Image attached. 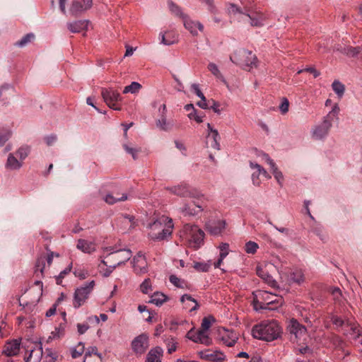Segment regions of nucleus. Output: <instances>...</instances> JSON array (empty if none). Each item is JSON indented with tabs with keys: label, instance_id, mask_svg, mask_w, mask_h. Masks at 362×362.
Here are the masks:
<instances>
[{
	"label": "nucleus",
	"instance_id": "nucleus-1",
	"mask_svg": "<svg viewBox=\"0 0 362 362\" xmlns=\"http://www.w3.org/2000/svg\"><path fill=\"white\" fill-rule=\"evenodd\" d=\"M228 10L235 20L243 23H248L252 27L263 26L267 19L263 13L256 11L247 5H245L242 8L232 4Z\"/></svg>",
	"mask_w": 362,
	"mask_h": 362
},
{
	"label": "nucleus",
	"instance_id": "nucleus-2",
	"mask_svg": "<svg viewBox=\"0 0 362 362\" xmlns=\"http://www.w3.org/2000/svg\"><path fill=\"white\" fill-rule=\"evenodd\" d=\"M252 332L256 339L272 341L280 336L281 329L276 321L264 320L255 325Z\"/></svg>",
	"mask_w": 362,
	"mask_h": 362
},
{
	"label": "nucleus",
	"instance_id": "nucleus-3",
	"mask_svg": "<svg viewBox=\"0 0 362 362\" xmlns=\"http://www.w3.org/2000/svg\"><path fill=\"white\" fill-rule=\"evenodd\" d=\"M150 232L148 236L154 240H163L172 233L173 220L167 216H162L151 223H149Z\"/></svg>",
	"mask_w": 362,
	"mask_h": 362
},
{
	"label": "nucleus",
	"instance_id": "nucleus-4",
	"mask_svg": "<svg viewBox=\"0 0 362 362\" xmlns=\"http://www.w3.org/2000/svg\"><path fill=\"white\" fill-rule=\"evenodd\" d=\"M230 59L245 70H250L253 66H256L257 57L252 52L245 49H237L230 55Z\"/></svg>",
	"mask_w": 362,
	"mask_h": 362
},
{
	"label": "nucleus",
	"instance_id": "nucleus-5",
	"mask_svg": "<svg viewBox=\"0 0 362 362\" xmlns=\"http://www.w3.org/2000/svg\"><path fill=\"white\" fill-rule=\"evenodd\" d=\"M180 235V238L189 242L194 247L198 248L203 243L204 233L197 226L185 224Z\"/></svg>",
	"mask_w": 362,
	"mask_h": 362
},
{
	"label": "nucleus",
	"instance_id": "nucleus-6",
	"mask_svg": "<svg viewBox=\"0 0 362 362\" xmlns=\"http://www.w3.org/2000/svg\"><path fill=\"white\" fill-rule=\"evenodd\" d=\"M101 95L103 98L104 102L107 104V105L109 107L115 110H122L119 102L122 101V98L118 92L112 89H107L103 88L101 90Z\"/></svg>",
	"mask_w": 362,
	"mask_h": 362
},
{
	"label": "nucleus",
	"instance_id": "nucleus-7",
	"mask_svg": "<svg viewBox=\"0 0 362 362\" xmlns=\"http://www.w3.org/2000/svg\"><path fill=\"white\" fill-rule=\"evenodd\" d=\"M95 286V281H91L84 286L78 288L74 293V306L79 308L83 305L88 298V295L91 293Z\"/></svg>",
	"mask_w": 362,
	"mask_h": 362
},
{
	"label": "nucleus",
	"instance_id": "nucleus-8",
	"mask_svg": "<svg viewBox=\"0 0 362 362\" xmlns=\"http://www.w3.org/2000/svg\"><path fill=\"white\" fill-rule=\"evenodd\" d=\"M332 127V122L330 121V115L325 116L323 117L322 122L313 128V138L317 140L325 139L327 136Z\"/></svg>",
	"mask_w": 362,
	"mask_h": 362
},
{
	"label": "nucleus",
	"instance_id": "nucleus-9",
	"mask_svg": "<svg viewBox=\"0 0 362 362\" xmlns=\"http://www.w3.org/2000/svg\"><path fill=\"white\" fill-rule=\"evenodd\" d=\"M167 189L170 193L182 197H195L198 195L197 191L186 183H181L178 185L169 187Z\"/></svg>",
	"mask_w": 362,
	"mask_h": 362
},
{
	"label": "nucleus",
	"instance_id": "nucleus-10",
	"mask_svg": "<svg viewBox=\"0 0 362 362\" xmlns=\"http://www.w3.org/2000/svg\"><path fill=\"white\" fill-rule=\"evenodd\" d=\"M132 256V252L129 250H119L115 252H112L108 255L107 258L110 262H117L112 265V269L124 264L128 261Z\"/></svg>",
	"mask_w": 362,
	"mask_h": 362
},
{
	"label": "nucleus",
	"instance_id": "nucleus-11",
	"mask_svg": "<svg viewBox=\"0 0 362 362\" xmlns=\"http://www.w3.org/2000/svg\"><path fill=\"white\" fill-rule=\"evenodd\" d=\"M93 5V0H72L69 8V13L77 16L90 9Z\"/></svg>",
	"mask_w": 362,
	"mask_h": 362
},
{
	"label": "nucleus",
	"instance_id": "nucleus-12",
	"mask_svg": "<svg viewBox=\"0 0 362 362\" xmlns=\"http://www.w3.org/2000/svg\"><path fill=\"white\" fill-rule=\"evenodd\" d=\"M148 346V337L145 334H141L136 337L132 342L133 351L136 354H144Z\"/></svg>",
	"mask_w": 362,
	"mask_h": 362
},
{
	"label": "nucleus",
	"instance_id": "nucleus-13",
	"mask_svg": "<svg viewBox=\"0 0 362 362\" xmlns=\"http://www.w3.org/2000/svg\"><path fill=\"white\" fill-rule=\"evenodd\" d=\"M134 272L136 274H143L148 272L147 262L144 254L139 252L132 261Z\"/></svg>",
	"mask_w": 362,
	"mask_h": 362
},
{
	"label": "nucleus",
	"instance_id": "nucleus-14",
	"mask_svg": "<svg viewBox=\"0 0 362 362\" xmlns=\"http://www.w3.org/2000/svg\"><path fill=\"white\" fill-rule=\"evenodd\" d=\"M287 330L296 339L300 338L303 335L305 334L307 331L306 327L294 318L289 320Z\"/></svg>",
	"mask_w": 362,
	"mask_h": 362
},
{
	"label": "nucleus",
	"instance_id": "nucleus-15",
	"mask_svg": "<svg viewBox=\"0 0 362 362\" xmlns=\"http://www.w3.org/2000/svg\"><path fill=\"white\" fill-rule=\"evenodd\" d=\"M250 166L252 169L255 170V171L252 174V181L254 185L259 186L260 185V175H262L266 178L271 177V176L260 165L250 161Z\"/></svg>",
	"mask_w": 362,
	"mask_h": 362
},
{
	"label": "nucleus",
	"instance_id": "nucleus-16",
	"mask_svg": "<svg viewBox=\"0 0 362 362\" xmlns=\"http://www.w3.org/2000/svg\"><path fill=\"white\" fill-rule=\"evenodd\" d=\"M187 337L196 343H201L205 345H209L211 341L207 334L201 330L195 332L191 329L187 332Z\"/></svg>",
	"mask_w": 362,
	"mask_h": 362
},
{
	"label": "nucleus",
	"instance_id": "nucleus-17",
	"mask_svg": "<svg viewBox=\"0 0 362 362\" xmlns=\"http://www.w3.org/2000/svg\"><path fill=\"white\" fill-rule=\"evenodd\" d=\"M226 221L224 220H217V221H209L206 225V228L207 231L214 235H220L226 228Z\"/></svg>",
	"mask_w": 362,
	"mask_h": 362
},
{
	"label": "nucleus",
	"instance_id": "nucleus-18",
	"mask_svg": "<svg viewBox=\"0 0 362 362\" xmlns=\"http://www.w3.org/2000/svg\"><path fill=\"white\" fill-rule=\"evenodd\" d=\"M200 356L202 359L207 360L211 362H223L225 360V355L218 351H206L200 353Z\"/></svg>",
	"mask_w": 362,
	"mask_h": 362
},
{
	"label": "nucleus",
	"instance_id": "nucleus-19",
	"mask_svg": "<svg viewBox=\"0 0 362 362\" xmlns=\"http://www.w3.org/2000/svg\"><path fill=\"white\" fill-rule=\"evenodd\" d=\"M20 346V339H13L11 341H8L4 347L3 353L8 356H16L19 352Z\"/></svg>",
	"mask_w": 362,
	"mask_h": 362
},
{
	"label": "nucleus",
	"instance_id": "nucleus-20",
	"mask_svg": "<svg viewBox=\"0 0 362 362\" xmlns=\"http://www.w3.org/2000/svg\"><path fill=\"white\" fill-rule=\"evenodd\" d=\"M42 348L40 344H35L30 349L28 356L25 357V362H40L42 357Z\"/></svg>",
	"mask_w": 362,
	"mask_h": 362
},
{
	"label": "nucleus",
	"instance_id": "nucleus-21",
	"mask_svg": "<svg viewBox=\"0 0 362 362\" xmlns=\"http://www.w3.org/2000/svg\"><path fill=\"white\" fill-rule=\"evenodd\" d=\"M90 22L87 20H79L67 23L68 29L74 33H80L88 29Z\"/></svg>",
	"mask_w": 362,
	"mask_h": 362
},
{
	"label": "nucleus",
	"instance_id": "nucleus-22",
	"mask_svg": "<svg viewBox=\"0 0 362 362\" xmlns=\"http://www.w3.org/2000/svg\"><path fill=\"white\" fill-rule=\"evenodd\" d=\"M183 20L185 28L188 30L193 35H197L198 34L196 29L197 28L199 30L203 31L204 26L201 23L198 21H193L187 16H183Z\"/></svg>",
	"mask_w": 362,
	"mask_h": 362
},
{
	"label": "nucleus",
	"instance_id": "nucleus-23",
	"mask_svg": "<svg viewBox=\"0 0 362 362\" xmlns=\"http://www.w3.org/2000/svg\"><path fill=\"white\" fill-rule=\"evenodd\" d=\"M83 362H102V357L95 346L89 347L85 353Z\"/></svg>",
	"mask_w": 362,
	"mask_h": 362
},
{
	"label": "nucleus",
	"instance_id": "nucleus-24",
	"mask_svg": "<svg viewBox=\"0 0 362 362\" xmlns=\"http://www.w3.org/2000/svg\"><path fill=\"white\" fill-rule=\"evenodd\" d=\"M23 166V161L17 159V156L13 153H9L5 167L10 170H19Z\"/></svg>",
	"mask_w": 362,
	"mask_h": 362
},
{
	"label": "nucleus",
	"instance_id": "nucleus-25",
	"mask_svg": "<svg viewBox=\"0 0 362 362\" xmlns=\"http://www.w3.org/2000/svg\"><path fill=\"white\" fill-rule=\"evenodd\" d=\"M180 301L184 304V308H189L190 311L197 310L199 308L197 301L189 294H184L181 297Z\"/></svg>",
	"mask_w": 362,
	"mask_h": 362
},
{
	"label": "nucleus",
	"instance_id": "nucleus-26",
	"mask_svg": "<svg viewBox=\"0 0 362 362\" xmlns=\"http://www.w3.org/2000/svg\"><path fill=\"white\" fill-rule=\"evenodd\" d=\"M194 205V206L184 204L180 208V213L184 216H194L202 211V208L200 205L195 204Z\"/></svg>",
	"mask_w": 362,
	"mask_h": 362
},
{
	"label": "nucleus",
	"instance_id": "nucleus-27",
	"mask_svg": "<svg viewBox=\"0 0 362 362\" xmlns=\"http://www.w3.org/2000/svg\"><path fill=\"white\" fill-rule=\"evenodd\" d=\"M163 351L160 347H156L151 349L146 356V362H162Z\"/></svg>",
	"mask_w": 362,
	"mask_h": 362
},
{
	"label": "nucleus",
	"instance_id": "nucleus-28",
	"mask_svg": "<svg viewBox=\"0 0 362 362\" xmlns=\"http://www.w3.org/2000/svg\"><path fill=\"white\" fill-rule=\"evenodd\" d=\"M77 249L85 253H91L95 250V245L92 242L83 239H79L76 244Z\"/></svg>",
	"mask_w": 362,
	"mask_h": 362
},
{
	"label": "nucleus",
	"instance_id": "nucleus-29",
	"mask_svg": "<svg viewBox=\"0 0 362 362\" xmlns=\"http://www.w3.org/2000/svg\"><path fill=\"white\" fill-rule=\"evenodd\" d=\"M267 163L269 164L271 167V170H272V173L274 175V177L278 182V183L281 185L282 182L284 180V176L282 173L279 170L278 168L276 167V164L274 163V161L270 159L267 155H266Z\"/></svg>",
	"mask_w": 362,
	"mask_h": 362
},
{
	"label": "nucleus",
	"instance_id": "nucleus-30",
	"mask_svg": "<svg viewBox=\"0 0 362 362\" xmlns=\"http://www.w3.org/2000/svg\"><path fill=\"white\" fill-rule=\"evenodd\" d=\"M156 126L163 131H170L174 127L173 121L167 122L165 117L162 115L161 118L156 122Z\"/></svg>",
	"mask_w": 362,
	"mask_h": 362
},
{
	"label": "nucleus",
	"instance_id": "nucleus-31",
	"mask_svg": "<svg viewBox=\"0 0 362 362\" xmlns=\"http://www.w3.org/2000/svg\"><path fill=\"white\" fill-rule=\"evenodd\" d=\"M167 300L168 297L165 294L160 292H156L151 296L149 303H153L157 306H160Z\"/></svg>",
	"mask_w": 362,
	"mask_h": 362
},
{
	"label": "nucleus",
	"instance_id": "nucleus-32",
	"mask_svg": "<svg viewBox=\"0 0 362 362\" xmlns=\"http://www.w3.org/2000/svg\"><path fill=\"white\" fill-rule=\"evenodd\" d=\"M346 327L344 328V332L346 334H357V335H356L357 337L360 335L358 327L356 323H354L350 320H346Z\"/></svg>",
	"mask_w": 362,
	"mask_h": 362
},
{
	"label": "nucleus",
	"instance_id": "nucleus-33",
	"mask_svg": "<svg viewBox=\"0 0 362 362\" xmlns=\"http://www.w3.org/2000/svg\"><path fill=\"white\" fill-rule=\"evenodd\" d=\"M127 199V196L123 194L121 197H119L118 194L117 196H113L112 194H108L104 198V200L108 204H114L117 202H122Z\"/></svg>",
	"mask_w": 362,
	"mask_h": 362
},
{
	"label": "nucleus",
	"instance_id": "nucleus-34",
	"mask_svg": "<svg viewBox=\"0 0 362 362\" xmlns=\"http://www.w3.org/2000/svg\"><path fill=\"white\" fill-rule=\"evenodd\" d=\"M289 278L291 281L298 284L304 281V275L300 269H295L291 272Z\"/></svg>",
	"mask_w": 362,
	"mask_h": 362
},
{
	"label": "nucleus",
	"instance_id": "nucleus-35",
	"mask_svg": "<svg viewBox=\"0 0 362 362\" xmlns=\"http://www.w3.org/2000/svg\"><path fill=\"white\" fill-rule=\"evenodd\" d=\"M12 88L8 85H3L0 87V100L6 101L11 95Z\"/></svg>",
	"mask_w": 362,
	"mask_h": 362
},
{
	"label": "nucleus",
	"instance_id": "nucleus-36",
	"mask_svg": "<svg viewBox=\"0 0 362 362\" xmlns=\"http://www.w3.org/2000/svg\"><path fill=\"white\" fill-rule=\"evenodd\" d=\"M30 152V146L27 145H24L21 146L15 153V155L19 158V159L23 161L24 160Z\"/></svg>",
	"mask_w": 362,
	"mask_h": 362
},
{
	"label": "nucleus",
	"instance_id": "nucleus-37",
	"mask_svg": "<svg viewBox=\"0 0 362 362\" xmlns=\"http://www.w3.org/2000/svg\"><path fill=\"white\" fill-rule=\"evenodd\" d=\"M43 362H59V355L56 351L47 349Z\"/></svg>",
	"mask_w": 362,
	"mask_h": 362
},
{
	"label": "nucleus",
	"instance_id": "nucleus-38",
	"mask_svg": "<svg viewBox=\"0 0 362 362\" xmlns=\"http://www.w3.org/2000/svg\"><path fill=\"white\" fill-rule=\"evenodd\" d=\"M141 88V85L137 82H132L130 85L124 87L123 93H136Z\"/></svg>",
	"mask_w": 362,
	"mask_h": 362
},
{
	"label": "nucleus",
	"instance_id": "nucleus-39",
	"mask_svg": "<svg viewBox=\"0 0 362 362\" xmlns=\"http://www.w3.org/2000/svg\"><path fill=\"white\" fill-rule=\"evenodd\" d=\"M332 87L339 97H341L344 95L345 90L344 85L339 81H334L332 84Z\"/></svg>",
	"mask_w": 362,
	"mask_h": 362
},
{
	"label": "nucleus",
	"instance_id": "nucleus-40",
	"mask_svg": "<svg viewBox=\"0 0 362 362\" xmlns=\"http://www.w3.org/2000/svg\"><path fill=\"white\" fill-rule=\"evenodd\" d=\"M165 343L168 348V353L172 354L176 350L177 348V342L173 337H167L165 339Z\"/></svg>",
	"mask_w": 362,
	"mask_h": 362
},
{
	"label": "nucleus",
	"instance_id": "nucleus-41",
	"mask_svg": "<svg viewBox=\"0 0 362 362\" xmlns=\"http://www.w3.org/2000/svg\"><path fill=\"white\" fill-rule=\"evenodd\" d=\"M35 38V35L33 33H29L22 37L21 40L16 42V45L18 47H24L28 43L30 42Z\"/></svg>",
	"mask_w": 362,
	"mask_h": 362
},
{
	"label": "nucleus",
	"instance_id": "nucleus-42",
	"mask_svg": "<svg viewBox=\"0 0 362 362\" xmlns=\"http://www.w3.org/2000/svg\"><path fill=\"white\" fill-rule=\"evenodd\" d=\"M214 321L213 317H205L203 318L200 330L206 333V331L209 329L212 322Z\"/></svg>",
	"mask_w": 362,
	"mask_h": 362
},
{
	"label": "nucleus",
	"instance_id": "nucleus-43",
	"mask_svg": "<svg viewBox=\"0 0 362 362\" xmlns=\"http://www.w3.org/2000/svg\"><path fill=\"white\" fill-rule=\"evenodd\" d=\"M259 294L262 296V299L265 301L267 305H270L273 303H279V301L276 300H273V295L267 291H260Z\"/></svg>",
	"mask_w": 362,
	"mask_h": 362
},
{
	"label": "nucleus",
	"instance_id": "nucleus-44",
	"mask_svg": "<svg viewBox=\"0 0 362 362\" xmlns=\"http://www.w3.org/2000/svg\"><path fill=\"white\" fill-rule=\"evenodd\" d=\"M11 137V132L7 129H0V146H2Z\"/></svg>",
	"mask_w": 362,
	"mask_h": 362
},
{
	"label": "nucleus",
	"instance_id": "nucleus-45",
	"mask_svg": "<svg viewBox=\"0 0 362 362\" xmlns=\"http://www.w3.org/2000/svg\"><path fill=\"white\" fill-rule=\"evenodd\" d=\"M212 139V141L211 143V147H212L214 149L219 150L220 149V139L221 137L219 136V134L218 131H213V135L211 137Z\"/></svg>",
	"mask_w": 362,
	"mask_h": 362
},
{
	"label": "nucleus",
	"instance_id": "nucleus-46",
	"mask_svg": "<svg viewBox=\"0 0 362 362\" xmlns=\"http://www.w3.org/2000/svg\"><path fill=\"white\" fill-rule=\"evenodd\" d=\"M45 267V257H40L37 259L35 264V274L37 275V272H39L41 274H43L44 269Z\"/></svg>",
	"mask_w": 362,
	"mask_h": 362
},
{
	"label": "nucleus",
	"instance_id": "nucleus-47",
	"mask_svg": "<svg viewBox=\"0 0 362 362\" xmlns=\"http://www.w3.org/2000/svg\"><path fill=\"white\" fill-rule=\"evenodd\" d=\"M258 248V245L253 241H249L245 245V250L248 254H255Z\"/></svg>",
	"mask_w": 362,
	"mask_h": 362
},
{
	"label": "nucleus",
	"instance_id": "nucleus-48",
	"mask_svg": "<svg viewBox=\"0 0 362 362\" xmlns=\"http://www.w3.org/2000/svg\"><path fill=\"white\" fill-rule=\"evenodd\" d=\"M140 290L143 293L147 294L152 291L151 281L150 279H146L140 285Z\"/></svg>",
	"mask_w": 362,
	"mask_h": 362
},
{
	"label": "nucleus",
	"instance_id": "nucleus-49",
	"mask_svg": "<svg viewBox=\"0 0 362 362\" xmlns=\"http://www.w3.org/2000/svg\"><path fill=\"white\" fill-rule=\"evenodd\" d=\"M85 347L83 344L79 343L72 351L71 356L74 358H78L84 352Z\"/></svg>",
	"mask_w": 362,
	"mask_h": 362
},
{
	"label": "nucleus",
	"instance_id": "nucleus-50",
	"mask_svg": "<svg viewBox=\"0 0 362 362\" xmlns=\"http://www.w3.org/2000/svg\"><path fill=\"white\" fill-rule=\"evenodd\" d=\"M207 68H208L209 71L216 78H221L223 77L218 66L214 63H212V62L209 63L208 64Z\"/></svg>",
	"mask_w": 362,
	"mask_h": 362
},
{
	"label": "nucleus",
	"instance_id": "nucleus-51",
	"mask_svg": "<svg viewBox=\"0 0 362 362\" xmlns=\"http://www.w3.org/2000/svg\"><path fill=\"white\" fill-rule=\"evenodd\" d=\"M361 51V48L359 47H348L344 49V53L348 55L349 57H356L359 54Z\"/></svg>",
	"mask_w": 362,
	"mask_h": 362
},
{
	"label": "nucleus",
	"instance_id": "nucleus-52",
	"mask_svg": "<svg viewBox=\"0 0 362 362\" xmlns=\"http://www.w3.org/2000/svg\"><path fill=\"white\" fill-rule=\"evenodd\" d=\"M123 148L127 153L132 155L134 160L137 158V154L140 152L139 149L131 147L127 144H123Z\"/></svg>",
	"mask_w": 362,
	"mask_h": 362
},
{
	"label": "nucleus",
	"instance_id": "nucleus-53",
	"mask_svg": "<svg viewBox=\"0 0 362 362\" xmlns=\"http://www.w3.org/2000/svg\"><path fill=\"white\" fill-rule=\"evenodd\" d=\"M222 339L227 346H233L236 343L238 337L235 334L231 333V337H223Z\"/></svg>",
	"mask_w": 362,
	"mask_h": 362
},
{
	"label": "nucleus",
	"instance_id": "nucleus-54",
	"mask_svg": "<svg viewBox=\"0 0 362 362\" xmlns=\"http://www.w3.org/2000/svg\"><path fill=\"white\" fill-rule=\"evenodd\" d=\"M169 8L172 13L176 16H179L183 18V16H186L182 13L180 7L174 4L173 2H169Z\"/></svg>",
	"mask_w": 362,
	"mask_h": 362
},
{
	"label": "nucleus",
	"instance_id": "nucleus-55",
	"mask_svg": "<svg viewBox=\"0 0 362 362\" xmlns=\"http://www.w3.org/2000/svg\"><path fill=\"white\" fill-rule=\"evenodd\" d=\"M122 223L126 225H129V228H134L136 225L134 217L130 215L124 216L122 218Z\"/></svg>",
	"mask_w": 362,
	"mask_h": 362
},
{
	"label": "nucleus",
	"instance_id": "nucleus-56",
	"mask_svg": "<svg viewBox=\"0 0 362 362\" xmlns=\"http://www.w3.org/2000/svg\"><path fill=\"white\" fill-rule=\"evenodd\" d=\"M203 116H204L203 112L197 113L196 110H194L193 112H190L188 115V117L189 119H193L198 123L202 122Z\"/></svg>",
	"mask_w": 362,
	"mask_h": 362
},
{
	"label": "nucleus",
	"instance_id": "nucleus-57",
	"mask_svg": "<svg viewBox=\"0 0 362 362\" xmlns=\"http://www.w3.org/2000/svg\"><path fill=\"white\" fill-rule=\"evenodd\" d=\"M194 268L199 272H206L209 269V265L204 262H195Z\"/></svg>",
	"mask_w": 362,
	"mask_h": 362
},
{
	"label": "nucleus",
	"instance_id": "nucleus-58",
	"mask_svg": "<svg viewBox=\"0 0 362 362\" xmlns=\"http://www.w3.org/2000/svg\"><path fill=\"white\" fill-rule=\"evenodd\" d=\"M332 322L334 325H337V326H339V327H342L343 329L344 327H346V320H344L341 317H338V316H333L332 318Z\"/></svg>",
	"mask_w": 362,
	"mask_h": 362
},
{
	"label": "nucleus",
	"instance_id": "nucleus-59",
	"mask_svg": "<svg viewBox=\"0 0 362 362\" xmlns=\"http://www.w3.org/2000/svg\"><path fill=\"white\" fill-rule=\"evenodd\" d=\"M228 247L229 245L228 243H223L219 245L220 256H221L222 259H224L228 255Z\"/></svg>",
	"mask_w": 362,
	"mask_h": 362
},
{
	"label": "nucleus",
	"instance_id": "nucleus-60",
	"mask_svg": "<svg viewBox=\"0 0 362 362\" xmlns=\"http://www.w3.org/2000/svg\"><path fill=\"white\" fill-rule=\"evenodd\" d=\"M75 276L79 278L80 279H85L88 276V271L83 269H75L74 272Z\"/></svg>",
	"mask_w": 362,
	"mask_h": 362
},
{
	"label": "nucleus",
	"instance_id": "nucleus-61",
	"mask_svg": "<svg viewBox=\"0 0 362 362\" xmlns=\"http://www.w3.org/2000/svg\"><path fill=\"white\" fill-rule=\"evenodd\" d=\"M171 35L170 33H167L165 34H163L162 35V42L164 44V45H172L173 44L174 42H176V39H175V37L173 36V39H168V37Z\"/></svg>",
	"mask_w": 362,
	"mask_h": 362
},
{
	"label": "nucleus",
	"instance_id": "nucleus-62",
	"mask_svg": "<svg viewBox=\"0 0 362 362\" xmlns=\"http://www.w3.org/2000/svg\"><path fill=\"white\" fill-rule=\"evenodd\" d=\"M256 273L259 277H260L264 281H266L270 276V275L267 272H265L263 269H262L259 267H257Z\"/></svg>",
	"mask_w": 362,
	"mask_h": 362
},
{
	"label": "nucleus",
	"instance_id": "nucleus-63",
	"mask_svg": "<svg viewBox=\"0 0 362 362\" xmlns=\"http://www.w3.org/2000/svg\"><path fill=\"white\" fill-rule=\"evenodd\" d=\"M220 104L214 100H209V107L208 109H212L214 112L220 114L221 110L219 108Z\"/></svg>",
	"mask_w": 362,
	"mask_h": 362
},
{
	"label": "nucleus",
	"instance_id": "nucleus-64",
	"mask_svg": "<svg viewBox=\"0 0 362 362\" xmlns=\"http://www.w3.org/2000/svg\"><path fill=\"white\" fill-rule=\"evenodd\" d=\"M313 232L317 235L322 241H325L327 235L323 233V230L320 227H316L313 229Z\"/></svg>",
	"mask_w": 362,
	"mask_h": 362
}]
</instances>
